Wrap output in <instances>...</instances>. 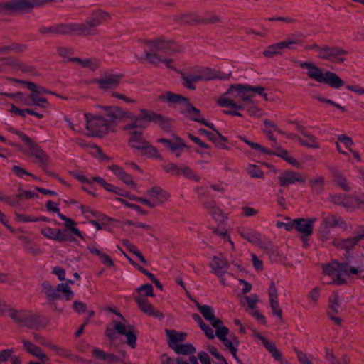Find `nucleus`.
<instances>
[{
    "label": "nucleus",
    "instance_id": "ddd939ff",
    "mask_svg": "<svg viewBox=\"0 0 364 364\" xmlns=\"http://www.w3.org/2000/svg\"><path fill=\"white\" fill-rule=\"evenodd\" d=\"M280 186L287 187L296 183H304L306 181L305 177L299 172L287 170L278 177Z\"/></svg>",
    "mask_w": 364,
    "mask_h": 364
},
{
    "label": "nucleus",
    "instance_id": "20e7f679",
    "mask_svg": "<svg viewBox=\"0 0 364 364\" xmlns=\"http://www.w3.org/2000/svg\"><path fill=\"white\" fill-rule=\"evenodd\" d=\"M84 116L86 120L87 135L92 136H102L108 132L110 125L103 117L87 112H85Z\"/></svg>",
    "mask_w": 364,
    "mask_h": 364
},
{
    "label": "nucleus",
    "instance_id": "69168bd1",
    "mask_svg": "<svg viewBox=\"0 0 364 364\" xmlns=\"http://www.w3.org/2000/svg\"><path fill=\"white\" fill-rule=\"evenodd\" d=\"M80 209L83 215L87 218L90 219L91 218H97L99 215V213L93 210L89 206L81 205L80 206Z\"/></svg>",
    "mask_w": 364,
    "mask_h": 364
},
{
    "label": "nucleus",
    "instance_id": "6ab92c4d",
    "mask_svg": "<svg viewBox=\"0 0 364 364\" xmlns=\"http://www.w3.org/2000/svg\"><path fill=\"white\" fill-rule=\"evenodd\" d=\"M268 296L273 314L279 318H282V311L278 301V290L274 282L270 283Z\"/></svg>",
    "mask_w": 364,
    "mask_h": 364
},
{
    "label": "nucleus",
    "instance_id": "c756f323",
    "mask_svg": "<svg viewBox=\"0 0 364 364\" xmlns=\"http://www.w3.org/2000/svg\"><path fill=\"white\" fill-rule=\"evenodd\" d=\"M159 52H156V50H153L152 48H151L150 52H145V58L149 62L158 65L161 63H163L165 64V65L167 68H172L173 66V62L171 59L164 58L159 54Z\"/></svg>",
    "mask_w": 364,
    "mask_h": 364
},
{
    "label": "nucleus",
    "instance_id": "09e8293b",
    "mask_svg": "<svg viewBox=\"0 0 364 364\" xmlns=\"http://www.w3.org/2000/svg\"><path fill=\"white\" fill-rule=\"evenodd\" d=\"M282 50V46L279 42L268 46L267 49L263 51V55L267 58H272L276 55L281 54Z\"/></svg>",
    "mask_w": 364,
    "mask_h": 364
},
{
    "label": "nucleus",
    "instance_id": "f03ea898",
    "mask_svg": "<svg viewBox=\"0 0 364 364\" xmlns=\"http://www.w3.org/2000/svg\"><path fill=\"white\" fill-rule=\"evenodd\" d=\"M360 272L361 269L351 267L347 262L338 263L333 260L323 266L322 281L327 284L342 285L346 282L344 276H350L351 274H357Z\"/></svg>",
    "mask_w": 364,
    "mask_h": 364
},
{
    "label": "nucleus",
    "instance_id": "2eb2a0df",
    "mask_svg": "<svg viewBox=\"0 0 364 364\" xmlns=\"http://www.w3.org/2000/svg\"><path fill=\"white\" fill-rule=\"evenodd\" d=\"M196 306L203 316L210 322L212 326L216 330L219 329L220 326H223L222 321L215 317L214 309L211 306L201 305L197 301H196Z\"/></svg>",
    "mask_w": 364,
    "mask_h": 364
},
{
    "label": "nucleus",
    "instance_id": "a211bd4d",
    "mask_svg": "<svg viewBox=\"0 0 364 364\" xmlns=\"http://www.w3.org/2000/svg\"><path fill=\"white\" fill-rule=\"evenodd\" d=\"M344 54V51L339 48H328L326 46L318 49V57L323 59L328 60L333 62L341 61V56Z\"/></svg>",
    "mask_w": 364,
    "mask_h": 364
},
{
    "label": "nucleus",
    "instance_id": "4468645a",
    "mask_svg": "<svg viewBox=\"0 0 364 364\" xmlns=\"http://www.w3.org/2000/svg\"><path fill=\"white\" fill-rule=\"evenodd\" d=\"M363 239H364V230L355 236L346 239H334L332 242V244L333 246L340 250H344L347 252H349L353 250L355 245Z\"/></svg>",
    "mask_w": 364,
    "mask_h": 364
},
{
    "label": "nucleus",
    "instance_id": "37998d69",
    "mask_svg": "<svg viewBox=\"0 0 364 364\" xmlns=\"http://www.w3.org/2000/svg\"><path fill=\"white\" fill-rule=\"evenodd\" d=\"M129 115H131V114ZM129 117L133 121L124 127V130L127 132L136 131V128L145 129L149 125V124L144 119H141V117L139 116L133 118L129 116Z\"/></svg>",
    "mask_w": 364,
    "mask_h": 364
},
{
    "label": "nucleus",
    "instance_id": "7c9ffc66",
    "mask_svg": "<svg viewBox=\"0 0 364 364\" xmlns=\"http://www.w3.org/2000/svg\"><path fill=\"white\" fill-rule=\"evenodd\" d=\"M168 343L171 348L174 350L180 344H181L186 338V333L178 332L175 330H167Z\"/></svg>",
    "mask_w": 364,
    "mask_h": 364
},
{
    "label": "nucleus",
    "instance_id": "473e14b6",
    "mask_svg": "<svg viewBox=\"0 0 364 364\" xmlns=\"http://www.w3.org/2000/svg\"><path fill=\"white\" fill-rule=\"evenodd\" d=\"M321 225L324 229H328L343 227L346 225V223L341 217L335 215H328L323 218Z\"/></svg>",
    "mask_w": 364,
    "mask_h": 364
},
{
    "label": "nucleus",
    "instance_id": "49530a36",
    "mask_svg": "<svg viewBox=\"0 0 364 364\" xmlns=\"http://www.w3.org/2000/svg\"><path fill=\"white\" fill-rule=\"evenodd\" d=\"M333 180L335 183L343 191H350V186L347 178L339 172H336L333 174Z\"/></svg>",
    "mask_w": 364,
    "mask_h": 364
},
{
    "label": "nucleus",
    "instance_id": "a878e982",
    "mask_svg": "<svg viewBox=\"0 0 364 364\" xmlns=\"http://www.w3.org/2000/svg\"><path fill=\"white\" fill-rule=\"evenodd\" d=\"M340 305L338 304V296L336 294L332 295L329 299V310L328 315L330 318L336 324L340 325L341 318L336 315L339 313Z\"/></svg>",
    "mask_w": 364,
    "mask_h": 364
},
{
    "label": "nucleus",
    "instance_id": "c03bdc74",
    "mask_svg": "<svg viewBox=\"0 0 364 364\" xmlns=\"http://www.w3.org/2000/svg\"><path fill=\"white\" fill-rule=\"evenodd\" d=\"M269 154H272L283 159L284 160H285L287 162H288L289 164L292 165L294 167H301L300 163L294 157L291 156L287 150L286 149H279L277 151L274 153L270 152Z\"/></svg>",
    "mask_w": 364,
    "mask_h": 364
},
{
    "label": "nucleus",
    "instance_id": "393cba45",
    "mask_svg": "<svg viewBox=\"0 0 364 364\" xmlns=\"http://www.w3.org/2000/svg\"><path fill=\"white\" fill-rule=\"evenodd\" d=\"M210 267L213 272L220 278L227 272L228 263L223 256H214L210 262Z\"/></svg>",
    "mask_w": 364,
    "mask_h": 364
},
{
    "label": "nucleus",
    "instance_id": "f257e3e1",
    "mask_svg": "<svg viewBox=\"0 0 364 364\" xmlns=\"http://www.w3.org/2000/svg\"><path fill=\"white\" fill-rule=\"evenodd\" d=\"M252 99V92L249 87L237 84L230 85L227 92L218 100V103L222 107L245 109L243 102H250Z\"/></svg>",
    "mask_w": 364,
    "mask_h": 364
},
{
    "label": "nucleus",
    "instance_id": "72a5a7b5",
    "mask_svg": "<svg viewBox=\"0 0 364 364\" xmlns=\"http://www.w3.org/2000/svg\"><path fill=\"white\" fill-rule=\"evenodd\" d=\"M23 343L27 352L36 356L42 362L44 363L49 360L48 356L43 352V350L39 347H38L35 344L25 340H23Z\"/></svg>",
    "mask_w": 364,
    "mask_h": 364
},
{
    "label": "nucleus",
    "instance_id": "aec40b11",
    "mask_svg": "<svg viewBox=\"0 0 364 364\" xmlns=\"http://www.w3.org/2000/svg\"><path fill=\"white\" fill-rule=\"evenodd\" d=\"M63 0H15L17 11H24L43 4Z\"/></svg>",
    "mask_w": 364,
    "mask_h": 364
},
{
    "label": "nucleus",
    "instance_id": "774afa93",
    "mask_svg": "<svg viewBox=\"0 0 364 364\" xmlns=\"http://www.w3.org/2000/svg\"><path fill=\"white\" fill-rule=\"evenodd\" d=\"M183 78L184 80V85L191 90L195 88L193 85L194 82H198L196 74L183 76Z\"/></svg>",
    "mask_w": 364,
    "mask_h": 364
},
{
    "label": "nucleus",
    "instance_id": "dca6fc26",
    "mask_svg": "<svg viewBox=\"0 0 364 364\" xmlns=\"http://www.w3.org/2000/svg\"><path fill=\"white\" fill-rule=\"evenodd\" d=\"M123 75L122 74H106L105 76L95 80V82L100 89H109L117 87Z\"/></svg>",
    "mask_w": 364,
    "mask_h": 364
},
{
    "label": "nucleus",
    "instance_id": "864d4df0",
    "mask_svg": "<svg viewBox=\"0 0 364 364\" xmlns=\"http://www.w3.org/2000/svg\"><path fill=\"white\" fill-rule=\"evenodd\" d=\"M16 1L0 3V14H11L16 12Z\"/></svg>",
    "mask_w": 364,
    "mask_h": 364
},
{
    "label": "nucleus",
    "instance_id": "052dcab7",
    "mask_svg": "<svg viewBox=\"0 0 364 364\" xmlns=\"http://www.w3.org/2000/svg\"><path fill=\"white\" fill-rule=\"evenodd\" d=\"M301 40L298 37L293 38H288L284 41L280 42L282 48L294 49L296 46L300 43Z\"/></svg>",
    "mask_w": 364,
    "mask_h": 364
},
{
    "label": "nucleus",
    "instance_id": "bf43d9fd",
    "mask_svg": "<svg viewBox=\"0 0 364 364\" xmlns=\"http://www.w3.org/2000/svg\"><path fill=\"white\" fill-rule=\"evenodd\" d=\"M306 136L307 137L306 139H299V143L301 145L314 149H317L319 147L318 142L316 141V138L314 136H313L312 135H307Z\"/></svg>",
    "mask_w": 364,
    "mask_h": 364
},
{
    "label": "nucleus",
    "instance_id": "7ed1b4c3",
    "mask_svg": "<svg viewBox=\"0 0 364 364\" xmlns=\"http://www.w3.org/2000/svg\"><path fill=\"white\" fill-rule=\"evenodd\" d=\"M301 68L308 70L307 75L318 82H323L332 87L339 88L344 85V82L336 73L328 71L323 73L319 68L309 62L300 64Z\"/></svg>",
    "mask_w": 364,
    "mask_h": 364
},
{
    "label": "nucleus",
    "instance_id": "39448f33",
    "mask_svg": "<svg viewBox=\"0 0 364 364\" xmlns=\"http://www.w3.org/2000/svg\"><path fill=\"white\" fill-rule=\"evenodd\" d=\"M229 329L225 326L215 331V335L224 344L225 348L228 350L232 355L236 361L242 364V362L237 356V351L239 346V340L235 335H230L228 337Z\"/></svg>",
    "mask_w": 364,
    "mask_h": 364
},
{
    "label": "nucleus",
    "instance_id": "e2e57ef3",
    "mask_svg": "<svg viewBox=\"0 0 364 364\" xmlns=\"http://www.w3.org/2000/svg\"><path fill=\"white\" fill-rule=\"evenodd\" d=\"M164 169L174 176H179L181 174V168L177 164L173 163H167L163 166Z\"/></svg>",
    "mask_w": 364,
    "mask_h": 364
},
{
    "label": "nucleus",
    "instance_id": "13d9d810",
    "mask_svg": "<svg viewBox=\"0 0 364 364\" xmlns=\"http://www.w3.org/2000/svg\"><path fill=\"white\" fill-rule=\"evenodd\" d=\"M247 171L252 178H262L264 173L260 168L254 164H249L247 167Z\"/></svg>",
    "mask_w": 364,
    "mask_h": 364
},
{
    "label": "nucleus",
    "instance_id": "b1692460",
    "mask_svg": "<svg viewBox=\"0 0 364 364\" xmlns=\"http://www.w3.org/2000/svg\"><path fill=\"white\" fill-rule=\"evenodd\" d=\"M135 301L140 309L146 314L156 317H163L162 314L155 310L154 306L145 297L141 296H136Z\"/></svg>",
    "mask_w": 364,
    "mask_h": 364
},
{
    "label": "nucleus",
    "instance_id": "9d476101",
    "mask_svg": "<svg viewBox=\"0 0 364 364\" xmlns=\"http://www.w3.org/2000/svg\"><path fill=\"white\" fill-rule=\"evenodd\" d=\"M316 221V218L294 219V229L301 235V237L303 241L312 235L313 225Z\"/></svg>",
    "mask_w": 364,
    "mask_h": 364
},
{
    "label": "nucleus",
    "instance_id": "f8f14e48",
    "mask_svg": "<svg viewBox=\"0 0 364 364\" xmlns=\"http://www.w3.org/2000/svg\"><path fill=\"white\" fill-rule=\"evenodd\" d=\"M28 149L23 153L29 157L35 159L34 162L41 167L45 168L48 162V157L46 154L33 141L27 145Z\"/></svg>",
    "mask_w": 364,
    "mask_h": 364
},
{
    "label": "nucleus",
    "instance_id": "de8ad7c7",
    "mask_svg": "<svg viewBox=\"0 0 364 364\" xmlns=\"http://www.w3.org/2000/svg\"><path fill=\"white\" fill-rule=\"evenodd\" d=\"M40 94L37 92L31 93V106L36 105L42 108L48 107V102L47 99L39 96Z\"/></svg>",
    "mask_w": 364,
    "mask_h": 364
},
{
    "label": "nucleus",
    "instance_id": "2f4dec72",
    "mask_svg": "<svg viewBox=\"0 0 364 364\" xmlns=\"http://www.w3.org/2000/svg\"><path fill=\"white\" fill-rule=\"evenodd\" d=\"M70 30L72 33H75L78 35L89 36L95 35L97 33L96 28L88 27L86 23H70Z\"/></svg>",
    "mask_w": 364,
    "mask_h": 364
},
{
    "label": "nucleus",
    "instance_id": "a19ab883",
    "mask_svg": "<svg viewBox=\"0 0 364 364\" xmlns=\"http://www.w3.org/2000/svg\"><path fill=\"white\" fill-rule=\"evenodd\" d=\"M259 339L262 341V344L267 348V350L272 354L274 358L277 360H281L282 354L279 350L276 348L275 345L272 342L268 341L263 336H258Z\"/></svg>",
    "mask_w": 364,
    "mask_h": 364
},
{
    "label": "nucleus",
    "instance_id": "a18cd8bd",
    "mask_svg": "<svg viewBox=\"0 0 364 364\" xmlns=\"http://www.w3.org/2000/svg\"><path fill=\"white\" fill-rule=\"evenodd\" d=\"M42 288L48 299L54 300L60 298V294H58V286L53 287L48 282H45L42 284Z\"/></svg>",
    "mask_w": 364,
    "mask_h": 364
},
{
    "label": "nucleus",
    "instance_id": "4d7b16f0",
    "mask_svg": "<svg viewBox=\"0 0 364 364\" xmlns=\"http://www.w3.org/2000/svg\"><path fill=\"white\" fill-rule=\"evenodd\" d=\"M64 294L66 300H70L73 297V292L67 283H60L58 285V294Z\"/></svg>",
    "mask_w": 364,
    "mask_h": 364
},
{
    "label": "nucleus",
    "instance_id": "c85d7f7f",
    "mask_svg": "<svg viewBox=\"0 0 364 364\" xmlns=\"http://www.w3.org/2000/svg\"><path fill=\"white\" fill-rule=\"evenodd\" d=\"M109 169L125 184L134 188H136V184L134 182L132 177L122 168L117 165H112L109 166Z\"/></svg>",
    "mask_w": 364,
    "mask_h": 364
},
{
    "label": "nucleus",
    "instance_id": "3c124183",
    "mask_svg": "<svg viewBox=\"0 0 364 364\" xmlns=\"http://www.w3.org/2000/svg\"><path fill=\"white\" fill-rule=\"evenodd\" d=\"M181 174L195 182H199L201 179L200 176L197 175L193 170L188 166H182L181 168Z\"/></svg>",
    "mask_w": 364,
    "mask_h": 364
},
{
    "label": "nucleus",
    "instance_id": "0e129e2a",
    "mask_svg": "<svg viewBox=\"0 0 364 364\" xmlns=\"http://www.w3.org/2000/svg\"><path fill=\"white\" fill-rule=\"evenodd\" d=\"M143 154L149 156L150 157L159 158L160 154L156 147L151 145L149 142L146 145V147L141 151Z\"/></svg>",
    "mask_w": 364,
    "mask_h": 364
},
{
    "label": "nucleus",
    "instance_id": "603ef678",
    "mask_svg": "<svg viewBox=\"0 0 364 364\" xmlns=\"http://www.w3.org/2000/svg\"><path fill=\"white\" fill-rule=\"evenodd\" d=\"M324 179L321 176L316 177L309 181V185L315 193H320L323 188Z\"/></svg>",
    "mask_w": 364,
    "mask_h": 364
},
{
    "label": "nucleus",
    "instance_id": "680f3d73",
    "mask_svg": "<svg viewBox=\"0 0 364 364\" xmlns=\"http://www.w3.org/2000/svg\"><path fill=\"white\" fill-rule=\"evenodd\" d=\"M245 106V109L247 111L249 114L252 117H260L262 115V111L259 107H257L255 105L250 102Z\"/></svg>",
    "mask_w": 364,
    "mask_h": 364
},
{
    "label": "nucleus",
    "instance_id": "ea45409f",
    "mask_svg": "<svg viewBox=\"0 0 364 364\" xmlns=\"http://www.w3.org/2000/svg\"><path fill=\"white\" fill-rule=\"evenodd\" d=\"M198 81L200 80H211L216 78L223 79L219 74L214 70L208 68H203L200 69L198 74H196Z\"/></svg>",
    "mask_w": 364,
    "mask_h": 364
},
{
    "label": "nucleus",
    "instance_id": "cd10ccee",
    "mask_svg": "<svg viewBox=\"0 0 364 364\" xmlns=\"http://www.w3.org/2000/svg\"><path fill=\"white\" fill-rule=\"evenodd\" d=\"M110 18V16L108 13L102 11H95L89 17L87 23L88 27H92L95 28L96 26L100 25L102 23L108 21Z\"/></svg>",
    "mask_w": 364,
    "mask_h": 364
},
{
    "label": "nucleus",
    "instance_id": "1a4fd4ad",
    "mask_svg": "<svg viewBox=\"0 0 364 364\" xmlns=\"http://www.w3.org/2000/svg\"><path fill=\"white\" fill-rule=\"evenodd\" d=\"M41 233L46 238L58 242L75 241V238L70 235L66 231L58 228H53L49 226L43 228L41 230Z\"/></svg>",
    "mask_w": 364,
    "mask_h": 364
},
{
    "label": "nucleus",
    "instance_id": "f3484780",
    "mask_svg": "<svg viewBox=\"0 0 364 364\" xmlns=\"http://www.w3.org/2000/svg\"><path fill=\"white\" fill-rule=\"evenodd\" d=\"M147 195L152 200L155 207L162 205L166 202L170 197V195L168 192L159 186H154L149 189L147 191Z\"/></svg>",
    "mask_w": 364,
    "mask_h": 364
},
{
    "label": "nucleus",
    "instance_id": "338daca9",
    "mask_svg": "<svg viewBox=\"0 0 364 364\" xmlns=\"http://www.w3.org/2000/svg\"><path fill=\"white\" fill-rule=\"evenodd\" d=\"M11 98L18 100L24 105L31 106V96H23L21 92H16L11 95Z\"/></svg>",
    "mask_w": 364,
    "mask_h": 364
},
{
    "label": "nucleus",
    "instance_id": "9b49d317",
    "mask_svg": "<svg viewBox=\"0 0 364 364\" xmlns=\"http://www.w3.org/2000/svg\"><path fill=\"white\" fill-rule=\"evenodd\" d=\"M100 109V112L102 114L101 117L105 119L107 122H114L117 119L124 117H129L130 112H124L122 109L116 106H97Z\"/></svg>",
    "mask_w": 364,
    "mask_h": 364
},
{
    "label": "nucleus",
    "instance_id": "412c9836",
    "mask_svg": "<svg viewBox=\"0 0 364 364\" xmlns=\"http://www.w3.org/2000/svg\"><path fill=\"white\" fill-rule=\"evenodd\" d=\"M237 232L244 239L256 245H259L262 242L261 235L251 228L240 227Z\"/></svg>",
    "mask_w": 364,
    "mask_h": 364
},
{
    "label": "nucleus",
    "instance_id": "58836bf2",
    "mask_svg": "<svg viewBox=\"0 0 364 364\" xmlns=\"http://www.w3.org/2000/svg\"><path fill=\"white\" fill-rule=\"evenodd\" d=\"M205 207L214 220L220 222H223L225 220V215L224 213L215 205L214 202L205 203Z\"/></svg>",
    "mask_w": 364,
    "mask_h": 364
},
{
    "label": "nucleus",
    "instance_id": "6e6d98bb",
    "mask_svg": "<svg viewBox=\"0 0 364 364\" xmlns=\"http://www.w3.org/2000/svg\"><path fill=\"white\" fill-rule=\"evenodd\" d=\"M199 132L205 136L209 140L211 141H216L217 137H220L223 141H227L228 139L222 135L219 132L215 131V132H210L205 129H200Z\"/></svg>",
    "mask_w": 364,
    "mask_h": 364
},
{
    "label": "nucleus",
    "instance_id": "423d86ee",
    "mask_svg": "<svg viewBox=\"0 0 364 364\" xmlns=\"http://www.w3.org/2000/svg\"><path fill=\"white\" fill-rule=\"evenodd\" d=\"M0 313H8V315L16 321L27 326L29 328H36V325L31 320H36L37 316H32L30 320H28V314L25 311H16L10 308L4 301L0 299Z\"/></svg>",
    "mask_w": 364,
    "mask_h": 364
},
{
    "label": "nucleus",
    "instance_id": "c9c22d12",
    "mask_svg": "<svg viewBox=\"0 0 364 364\" xmlns=\"http://www.w3.org/2000/svg\"><path fill=\"white\" fill-rule=\"evenodd\" d=\"M72 62L79 63L82 68H88L90 70H95L100 65V61L96 58L81 59L79 58H73L70 60Z\"/></svg>",
    "mask_w": 364,
    "mask_h": 364
},
{
    "label": "nucleus",
    "instance_id": "e433bc0d",
    "mask_svg": "<svg viewBox=\"0 0 364 364\" xmlns=\"http://www.w3.org/2000/svg\"><path fill=\"white\" fill-rule=\"evenodd\" d=\"M139 116L148 124L150 122H154L162 125L166 122V119L161 115L152 112H147L145 109H141Z\"/></svg>",
    "mask_w": 364,
    "mask_h": 364
},
{
    "label": "nucleus",
    "instance_id": "6e6552de",
    "mask_svg": "<svg viewBox=\"0 0 364 364\" xmlns=\"http://www.w3.org/2000/svg\"><path fill=\"white\" fill-rule=\"evenodd\" d=\"M119 316L124 320V322L114 323V328L117 333L125 336L127 338V343L132 348H134L136 347L137 331L135 327L128 323L121 314H119Z\"/></svg>",
    "mask_w": 364,
    "mask_h": 364
},
{
    "label": "nucleus",
    "instance_id": "5701e85b",
    "mask_svg": "<svg viewBox=\"0 0 364 364\" xmlns=\"http://www.w3.org/2000/svg\"><path fill=\"white\" fill-rule=\"evenodd\" d=\"M332 203L343 205L344 207H351L360 204V200L356 197L349 196L345 194H335L331 196Z\"/></svg>",
    "mask_w": 364,
    "mask_h": 364
},
{
    "label": "nucleus",
    "instance_id": "4be33fe9",
    "mask_svg": "<svg viewBox=\"0 0 364 364\" xmlns=\"http://www.w3.org/2000/svg\"><path fill=\"white\" fill-rule=\"evenodd\" d=\"M127 132L129 135L128 140L129 145L134 149L142 151L148 143V141L142 137V132L132 131Z\"/></svg>",
    "mask_w": 364,
    "mask_h": 364
},
{
    "label": "nucleus",
    "instance_id": "79ce46f5",
    "mask_svg": "<svg viewBox=\"0 0 364 364\" xmlns=\"http://www.w3.org/2000/svg\"><path fill=\"white\" fill-rule=\"evenodd\" d=\"M59 218L64 221L65 227L69 230L74 235L78 236L80 238L83 239V235L79 229L76 227L77 223L73 219L64 215L62 213H59Z\"/></svg>",
    "mask_w": 364,
    "mask_h": 364
},
{
    "label": "nucleus",
    "instance_id": "f704fd0d",
    "mask_svg": "<svg viewBox=\"0 0 364 364\" xmlns=\"http://www.w3.org/2000/svg\"><path fill=\"white\" fill-rule=\"evenodd\" d=\"M159 100L169 103H180L182 107H183V105L188 101L186 97L171 92H164L159 95Z\"/></svg>",
    "mask_w": 364,
    "mask_h": 364
},
{
    "label": "nucleus",
    "instance_id": "4c0bfd02",
    "mask_svg": "<svg viewBox=\"0 0 364 364\" xmlns=\"http://www.w3.org/2000/svg\"><path fill=\"white\" fill-rule=\"evenodd\" d=\"M158 142L165 144V146L167 148H168L172 152L176 151L178 150H181L183 148L186 147L183 139H181L180 137H176V141H172L167 139L161 138L158 139Z\"/></svg>",
    "mask_w": 364,
    "mask_h": 364
},
{
    "label": "nucleus",
    "instance_id": "0eeeda50",
    "mask_svg": "<svg viewBox=\"0 0 364 364\" xmlns=\"http://www.w3.org/2000/svg\"><path fill=\"white\" fill-rule=\"evenodd\" d=\"M144 43L153 50L166 55H172L179 50L178 46L174 42L166 41L162 38L155 40H144Z\"/></svg>",
    "mask_w": 364,
    "mask_h": 364
},
{
    "label": "nucleus",
    "instance_id": "5fc2aeb1",
    "mask_svg": "<svg viewBox=\"0 0 364 364\" xmlns=\"http://www.w3.org/2000/svg\"><path fill=\"white\" fill-rule=\"evenodd\" d=\"M239 138L240 140H242L245 144H247L248 146H250L252 149H254L257 151H259L260 153H263V154H270V151L267 149L263 147L259 144L252 142V141L247 139L244 136H239Z\"/></svg>",
    "mask_w": 364,
    "mask_h": 364
},
{
    "label": "nucleus",
    "instance_id": "8fccbe9b",
    "mask_svg": "<svg viewBox=\"0 0 364 364\" xmlns=\"http://www.w3.org/2000/svg\"><path fill=\"white\" fill-rule=\"evenodd\" d=\"M173 350L177 354L188 355L193 354L196 352V348L191 343H182Z\"/></svg>",
    "mask_w": 364,
    "mask_h": 364
},
{
    "label": "nucleus",
    "instance_id": "bb28decb",
    "mask_svg": "<svg viewBox=\"0 0 364 364\" xmlns=\"http://www.w3.org/2000/svg\"><path fill=\"white\" fill-rule=\"evenodd\" d=\"M181 112L191 120L198 122H203V117L200 114V110L191 105L188 100L181 108Z\"/></svg>",
    "mask_w": 364,
    "mask_h": 364
}]
</instances>
